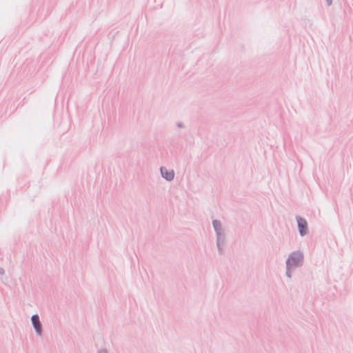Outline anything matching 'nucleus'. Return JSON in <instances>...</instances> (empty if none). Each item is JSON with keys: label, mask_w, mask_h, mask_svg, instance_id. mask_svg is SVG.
<instances>
[{"label": "nucleus", "mask_w": 353, "mask_h": 353, "mask_svg": "<svg viewBox=\"0 0 353 353\" xmlns=\"http://www.w3.org/2000/svg\"><path fill=\"white\" fill-rule=\"evenodd\" d=\"M303 256L302 253L296 252L292 253L288 259L287 264L288 269L292 266H297L303 261Z\"/></svg>", "instance_id": "f257e3e1"}, {"label": "nucleus", "mask_w": 353, "mask_h": 353, "mask_svg": "<svg viewBox=\"0 0 353 353\" xmlns=\"http://www.w3.org/2000/svg\"><path fill=\"white\" fill-rule=\"evenodd\" d=\"M297 223L299 229L300 234L304 235L307 232V221L301 217H297Z\"/></svg>", "instance_id": "f03ea898"}, {"label": "nucleus", "mask_w": 353, "mask_h": 353, "mask_svg": "<svg viewBox=\"0 0 353 353\" xmlns=\"http://www.w3.org/2000/svg\"><path fill=\"white\" fill-rule=\"evenodd\" d=\"M32 322L33 326H34L36 332L39 334H41V324H40V322H39V319L38 315H33L32 316Z\"/></svg>", "instance_id": "7ed1b4c3"}, {"label": "nucleus", "mask_w": 353, "mask_h": 353, "mask_svg": "<svg viewBox=\"0 0 353 353\" xmlns=\"http://www.w3.org/2000/svg\"><path fill=\"white\" fill-rule=\"evenodd\" d=\"M161 172L162 176L167 180L170 181V180L173 179L174 175L173 170L168 171L165 168H161Z\"/></svg>", "instance_id": "20e7f679"}, {"label": "nucleus", "mask_w": 353, "mask_h": 353, "mask_svg": "<svg viewBox=\"0 0 353 353\" xmlns=\"http://www.w3.org/2000/svg\"><path fill=\"white\" fill-rule=\"evenodd\" d=\"M213 225H214V227L216 229V230H218L217 227L219 226V223L217 221H214L213 222Z\"/></svg>", "instance_id": "39448f33"}, {"label": "nucleus", "mask_w": 353, "mask_h": 353, "mask_svg": "<svg viewBox=\"0 0 353 353\" xmlns=\"http://www.w3.org/2000/svg\"><path fill=\"white\" fill-rule=\"evenodd\" d=\"M327 2H328V3H329V4H330V3H331L332 0H327Z\"/></svg>", "instance_id": "423d86ee"}, {"label": "nucleus", "mask_w": 353, "mask_h": 353, "mask_svg": "<svg viewBox=\"0 0 353 353\" xmlns=\"http://www.w3.org/2000/svg\"><path fill=\"white\" fill-rule=\"evenodd\" d=\"M288 275V277H290V275L289 274V272H287Z\"/></svg>", "instance_id": "0eeeda50"}]
</instances>
